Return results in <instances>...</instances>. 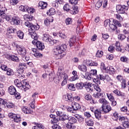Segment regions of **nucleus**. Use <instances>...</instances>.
<instances>
[{"mask_svg":"<svg viewBox=\"0 0 129 129\" xmlns=\"http://www.w3.org/2000/svg\"><path fill=\"white\" fill-rule=\"evenodd\" d=\"M71 104L72 107L74 108V110H75V112L76 111V110H78V109H80L81 106L79 104L75 102H72Z\"/></svg>","mask_w":129,"mask_h":129,"instance_id":"obj_16","label":"nucleus"},{"mask_svg":"<svg viewBox=\"0 0 129 129\" xmlns=\"http://www.w3.org/2000/svg\"><path fill=\"white\" fill-rule=\"evenodd\" d=\"M16 31L17 30L16 29L12 27H9L7 29V33L12 34V33H15V32H16Z\"/></svg>","mask_w":129,"mask_h":129,"instance_id":"obj_31","label":"nucleus"},{"mask_svg":"<svg viewBox=\"0 0 129 129\" xmlns=\"http://www.w3.org/2000/svg\"><path fill=\"white\" fill-rule=\"evenodd\" d=\"M120 61L121 62H126L127 61V57L126 56H122L120 57Z\"/></svg>","mask_w":129,"mask_h":129,"instance_id":"obj_64","label":"nucleus"},{"mask_svg":"<svg viewBox=\"0 0 129 129\" xmlns=\"http://www.w3.org/2000/svg\"><path fill=\"white\" fill-rule=\"evenodd\" d=\"M86 53V49H83L81 52L79 53V55L80 57H81V56H84Z\"/></svg>","mask_w":129,"mask_h":129,"instance_id":"obj_54","label":"nucleus"},{"mask_svg":"<svg viewBox=\"0 0 129 129\" xmlns=\"http://www.w3.org/2000/svg\"><path fill=\"white\" fill-rule=\"evenodd\" d=\"M91 83H88L84 84V87H85V88H91Z\"/></svg>","mask_w":129,"mask_h":129,"instance_id":"obj_58","label":"nucleus"},{"mask_svg":"<svg viewBox=\"0 0 129 129\" xmlns=\"http://www.w3.org/2000/svg\"><path fill=\"white\" fill-rule=\"evenodd\" d=\"M97 74V71L96 70H92L90 72V75L91 77L93 76H96Z\"/></svg>","mask_w":129,"mask_h":129,"instance_id":"obj_38","label":"nucleus"},{"mask_svg":"<svg viewBox=\"0 0 129 129\" xmlns=\"http://www.w3.org/2000/svg\"><path fill=\"white\" fill-rule=\"evenodd\" d=\"M94 114L97 119H100L101 118V111L96 110L94 112Z\"/></svg>","mask_w":129,"mask_h":129,"instance_id":"obj_17","label":"nucleus"},{"mask_svg":"<svg viewBox=\"0 0 129 129\" xmlns=\"http://www.w3.org/2000/svg\"><path fill=\"white\" fill-rule=\"evenodd\" d=\"M115 17L117 20H118L120 22H121L122 21V17H121V16H120L119 14H116L115 15Z\"/></svg>","mask_w":129,"mask_h":129,"instance_id":"obj_55","label":"nucleus"},{"mask_svg":"<svg viewBox=\"0 0 129 129\" xmlns=\"http://www.w3.org/2000/svg\"><path fill=\"white\" fill-rule=\"evenodd\" d=\"M103 56V51L101 50H98L96 53V57L97 58H101Z\"/></svg>","mask_w":129,"mask_h":129,"instance_id":"obj_30","label":"nucleus"},{"mask_svg":"<svg viewBox=\"0 0 129 129\" xmlns=\"http://www.w3.org/2000/svg\"><path fill=\"white\" fill-rule=\"evenodd\" d=\"M56 11L55 10V9L54 8H50L49 9V12L47 13V14L50 16V15H55Z\"/></svg>","mask_w":129,"mask_h":129,"instance_id":"obj_36","label":"nucleus"},{"mask_svg":"<svg viewBox=\"0 0 129 129\" xmlns=\"http://www.w3.org/2000/svg\"><path fill=\"white\" fill-rule=\"evenodd\" d=\"M57 35H58L59 37H60V38H61V39H66V38H67V36L65 34L62 33L61 32H58L57 33Z\"/></svg>","mask_w":129,"mask_h":129,"instance_id":"obj_42","label":"nucleus"},{"mask_svg":"<svg viewBox=\"0 0 129 129\" xmlns=\"http://www.w3.org/2000/svg\"><path fill=\"white\" fill-rule=\"evenodd\" d=\"M80 0H69V2L71 5H77Z\"/></svg>","mask_w":129,"mask_h":129,"instance_id":"obj_53","label":"nucleus"},{"mask_svg":"<svg viewBox=\"0 0 129 129\" xmlns=\"http://www.w3.org/2000/svg\"><path fill=\"white\" fill-rule=\"evenodd\" d=\"M17 35L19 39L24 38V33L22 31H21V30H19L17 32Z\"/></svg>","mask_w":129,"mask_h":129,"instance_id":"obj_29","label":"nucleus"},{"mask_svg":"<svg viewBox=\"0 0 129 129\" xmlns=\"http://www.w3.org/2000/svg\"><path fill=\"white\" fill-rule=\"evenodd\" d=\"M20 82L21 83L23 89H29L30 85H29V84L27 83V81H26L25 80L20 81Z\"/></svg>","mask_w":129,"mask_h":129,"instance_id":"obj_19","label":"nucleus"},{"mask_svg":"<svg viewBox=\"0 0 129 129\" xmlns=\"http://www.w3.org/2000/svg\"><path fill=\"white\" fill-rule=\"evenodd\" d=\"M86 64L89 66H97L98 65L97 62L90 60H88L86 61Z\"/></svg>","mask_w":129,"mask_h":129,"instance_id":"obj_20","label":"nucleus"},{"mask_svg":"<svg viewBox=\"0 0 129 129\" xmlns=\"http://www.w3.org/2000/svg\"><path fill=\"white\" fill-rule=\"evenodd\" d=\"M92 97L90 94H88L85 95V99L86 100H91Z\"/></svg>","mask_w":129,"mask_h":129,"instance_id":"obj_49","label":"nucleus"},{"mask_svg":"<svg viewBox=\"0 0 129 129\" xmlns=\"http://www.w3.org/2000/svg\"><path fill=\"white\" fill-rule=\"evenodd\" d=\"M118 39L122 41V40H124L125 39V36L123 34H119L118 35Z\"/></svg>","mask_w":129,"mask_h":129,"instance_id":"obj_52","label":"nucleus"},{"mask_svg":"<svg viewBox=\"0 0 129 129\" xmlns=\"http://www.w3.org/2000/svg\"><path fill=\"white\" fill-rule=\"evenodd\" d=\"M116 9L117 13L119 14H124L125 13V11H127V10H128V7L125 5H117Z\"/></svg>","mask_w":129,"mask_h":129,"instance_id":"obj_6","label":"nucleus"},{"mask_svg":"<svg viewBox=\"0 0 129 129\" xmlns=\"http://www.w3.org/2000/svg\"><path fill=\"white\" fill-rule=\"evenodd\" d=\"M7 71V74L8 75V76H12V75H14V72H13V70L11 69H8Z\"/></svg>","mask_w":129,"mask_h":129,"instance_id":"obj_40","label":"nucleus"},{"mask_svg":"<svg viewBox=\"0 0 129 129\" xmlns=\"http://www.w3.org/2000/svg\"><path fill=\"white\" fill-rule=\"evenodd\" d=\"M17 52L21 56H26L27 55V51L26 48L24 46H18L17 47Z\"/></svg>","mask_w":129,"mask_h":129,"instance_id":"obj_8","label":"nucleus"},{"mask_svg":"<svg viewBox=\"0 0 129 129\" xmlns=\"http://www.w3.org/2000/svg\"><path fill=\"white\" fill-rule=\"evenodd\" d=\"M77 13H78V7L77 6H75L74 8L72 9L70 11V13L72 15H76Z\"/></svg>","mask_w":129,"mask_h":129,"instance_id":"obj_23","label":"nucleus"},{"mask_svg":"<svg viewBox=\"0 0 129 129\" xmlns=\"http://www.w3.org/2000/svg\"><path fill=\"white\" fill-rule=\"evenodd\" d=\"M24 19L26 22H29V21H32L33 20V16L30 15H25L24 16Z\"/></svg>","mask_w":129,"mask_h":129,"instance_id":"obj_24","label":"nucleus"},{"mask_svg":"<svg viewBox=\"0 0 129 129\" xmlns=\"http://www.w3.org/2000/svg\"><path fill=\"white\" fill-rule=\"evenodd\" d=\"M75 116L77 118H78V120L80 122V123H83V121H84V118L82 117V116L76 114Z\"/></svg>","mask_w":129,"mask_h":129,"instance_id":"obj_27","label":"nucleus"},{"mask_svg":"<svg viewBox=\"0 0 129 129\" xmlns=\"http://www.w3.org/2000/svg\"><path fill=\"white\" fill-rule=\"evenodd\" d=\"M76 87L77 89H82V88H83V87H84V84H83V83H77L76 85Z\"/></svg>","mask_w":129,"mask_h":129,"instance_id":"obj_35","label":"nucleus"},{"mask_svg":"<svg viewBox=\"0 0 129 129\" xmlns=\"http://www.w3.org/2000/svg\"><path fill=\"white\" fill-rule=\"evenodd\" d=\"M99 102L102 104V105H106V104H107V101L104 98H100L99 100Z\"/></svg>","mask_w":129,"mask_h":129,"instance_id":"obj_33","label":"nucleus"},{"mask_svg":"<svg viewBox=\"0 0 129 129\" xmlns=\"http://www.w3.org/2000/svg\"><path fill=\"white\" fill-rule=\"evenodd\" d=\"M72 19L71 18H67L65 21V23L67 26L71 25V24H72Z\"/></svg>","mask_w":129,"mask_h":129,"instance_id":"obj_37","label":"nucleus"},{"mask_svg":"<svg viewBox=\"0 0 129 129\" xmlns=\"http://www.w3.org/2000/svg\"><path fill=\"white\" fill-rule=\"evenodd\" d=\"M115 46L116 51H118V52H121V48H120V43L119 42H116Z\"/></svg>","mask_w":129,"mask_h":129,"instance_id":"obj_28","label":"nucleus"},{"mask_svg":"<svg viewBox=\"0 0 129 129\" xmlns=\"http://www.w3.org/2000/svg\"><path fill=\"white\" fill-rule=\"evenodd\" d=\"M94 89H95V90L97 91L98 93H100L101 91V89H100V87H99V85L97 84L94 86Z\"/></svg>","mask_w":129,"mask_h":129,"instance_id":"obj_51","label":"nucleus"},{"mask_svg":"<svg viewBox=\"0 0 129 129\" xmlns=\"http://www.w3.org/2000/svg\"><path fill=\"white\" fill-rule=\"evenodd\" d=\"M26 66L27 64L26 63L20 62L17 70L18 73H24V69Z\"/></svg>","mask_w":129,"mask_h":129,"instance_id":"obj_11","label":"nucleus"},{"mask_svg":"<svg viewBox=\"0 0 129 129\" xmlns=\"http://www.w3.org/2000/svg\"><path fill=\"white\" fill-rule=\"evenodd\" d=\"M93 96L95 98H100V97L101 96V93H96L93 94Z\"/></svg>","mask_w":129,"mask_h":129,"instance_id":"obj_48","label":"nucleus"},{"mask_svg":"<svg viewBox=\"0 0 129 129\" xmlns=\"http://www.w3.org/2000/svg\"><path fill=\"white\" fill-rule=\"evenodd\" d=\"M8 92L11 95H14V94H15V93L17 92V91L16 90V88H15L14 86H11L9 87Z\"/></svg>","mask_w":129,"mask_h":129,"instance_id":"obj_13","label":"nucleus"},{"mask_svg":"<svg viewBox=\"0 0 129 129\" xmlns=\"http://www.w3.org/2000/svg\"><path fill=\"white\" fill-rule=\"evenodd\" d=\"M33 56H35L36 58H41L42 56V54L39 53L38 51L33 54Z\"/></svg>","mask_w":129,"mask_h":129,"instance_id":"obj_46","label":"nucleus"},{"mask_svg":"<svg viewBox=\"0 0 129 129\" xmlns=\"http://www.w3.org/2000/svg\"><path fill=\"white\" fill-rule=\"evenodd\" d=\"M122 124H123V126H124V127L129 128V122L126 121V120L124 121V122L122 123Z\"/></svg>","mask_w":129,"mask_h":129,"instance_id":"obj_57","label":"nucleus"},{"mask_svg":"<svg viewBox=\"0 0 129 129\" xmlns=\"http://www.w3.org/2000/svg\"><path fill=\"white\" fill-rule=\"evenodd\" d=\"M68 121L69 123H72V124H73V123H75L77 122V120L75 119V117L71 116L69 117Z\"/></svg>","mask_w":129,"mask_h":129,"instance_id":"obj_26","label":"nucleus"},{"mask_svg":"<svg viewBox=\"0 0 129 129\" xmlns=\"http://www.w3.org/2000/svg\"><path fill=\"white\" fill-rule=\"evenodd\" d=\"M59 122V119L56 117L53 118L51 120V124H57Z\"/></svg>","mask_w":129,"mask_h":129,"instance_id":"obj_39","label":"nucleus"},{"mask_svg":"<svg viewBox=\"0 0 129 129\" xmlns=\"http://www.w3.org/2000/svg\"><path fill=\"white\" fill-rule=\"evenodd\" d=\"M62 120H69V117L68 116V114H63L62 116Z\"/></svg>","mask_w":129,"mask_h":129,"instance_id":"obj_41","label":"nucleus"},{"mask_svg":"<svg viewBox=\"0 0 129 129\" xmlns=\"http://www.w3.org/2000/svg\"><path fill=\"white\" fill-rule=\"evenodd\" d=\"M63 98L66 101H69V102H72L73 101V97L72 94H67L63 96Z\"/></svg>","mask_w":129,"mask_h":129,"instance_id":"obj_10","label":"nucleus"},{"mask_svg":"<svg viewBox=\"0 0 129 129\" xmlns=\"http://www.w3.org/2000/svg\"><path fill=\"white\" fill-rule=\"evenodd\" d=\"M67 46L66 44L61 45H57L53 49V55H54L56 59H61L63 55L62 54L66 51Z\"/></svg>","mask_w":129,"mask_h":129,"instance_id":"obj_2","label":"nucleus"},{"mask_svg":"<svg viewBox=\"0 0 129 129\" xmlns=\"http://www.w3.org/2000/svg\"><path fill=\"white\" fill-rule=\"evenodd\" d=\"M113 24H114L115 26H118V27L121 26V24L117 20H113Z\"/></svg>","mask_w":129,"mask_h":129,"instance_id":"obj_50","label":"nucleus"},{"mask_svg":"<svg viewBox=\"0 0 129 129\" xmlns=\"http://www.w3.org/2000/svg\"><path fill=\"white\" fill-rule=\"evenodd\" d=\"M10 118H12L15 122H20L21 121V117L20 115L14 114L13 113H10L9 114Z\"/></svg>","mask_w":129,"mask_h":129,"instance_id":"obj_7","label":"nucleus"},{"mask_svg":"<svg viewBox=\"0 0 129 129\" xmlns=\"http://www.w3.org/2000/svg\"><path fill=\"white\" fill-rule=\"evenodd\" d=\"M49 78H53V80L54 82V83H56L57 84V83H59V79H58L57 77H55V74L54 73H50L49 74Z\"/></svg>","mask_w":129,"mask_h":129,"instance_id":"obj_15","label":"nucleus"},{"mask_svg":"<svg viewBox=\"0 0 129 129\" xmlns=\"http://www.w3.org/2000/svg\"><path fill=\"white\" fill-rule=\"evenodd\" d=\"M24 25L29 28V31H29V34L31 38L34 39L32 43V44H35V42L38 41V36L36 32H35V31H38L40 29V26L38 24L37 25H34L29 22H26Z\"/></svg>","mask_w":129,"mask_h":129,"instance_id":"obj_1","label":"nucleus"},{"mask_svg":"<svg viewBox=\"0 0 129 129\" xmlns=\"http://www.w3.org/2000/svg\"><path fill=\"white\" fill-rule=\"evenodd\" d=\"M71 9V7L69 5V4H67L63 6V10L66 11V12H70Z\"/></svg>","mask_w":129,"mask_h":129,"instance_id":"obj_34","label":"nucleus"},{"mask_svg":"<svg viewBox=\"0 0 129 129\" xmlns=\"http://www.w3.org/2000/svg\"><path fill=\"white\" fill-rule=\"evenodd\" d=\"M86 123L87 125H89L90 126H92L93 125V120H89L86 121Z\"/></svg>","mask_w":129,"mask_h":129,"instance_id":"obj_47","label":"nucleus"},{"mask_svg":"<svg viewBox=\"0 0 129 129\" xmlns=\"http://www.w3.org/2000/svg\"><path fill=\"white\" fill-rule=\"evenodd\" d=\"M76 41V38L74 37L70 38V39L69 41V44L70 47H72L73 45H74V43H75Z\"/></svg>","mask_w":129,"mask_h":129,"instance_id":"obj_25","label":"nucleus"},{"mask_svg":"<svg viewBox=\"0 0 129 129\" xmlns=\"http://www.w3.org/2000/svg\"><path fill=\"white\" fill-rule=\"evenodd\" d=\"M121 86L122 88H125V87H126V82H125V80H122L121 82Z\"/></svg>","mask_w":129,"mask_h":129,"instance_id":"obj_61","label":"nucleus"},{"mask_svg":"<svg viewBox=\"0 0 129 129\" xmlns=\"http://www.w3.org/2000/svg\"><path fill=\"white\" fill-rule=\"evenodd\" d=\"M68 111L70 112L71 113H75V110L73 108V107H69L67 108Z\"/></svg>","mask_w":129,"mask_h":129,"instance_id":"obj_43","label":"nucleus"},{"mask_svg":"<svg viewBox=\"0 0 129 129\" xmlns=\"http://www.w3.org/2000/svg\"><path fill=\"white\" fill-rule=\"evenodd\" d=\"M9 59L10 60H12V61H14V62H19V61H20V59H19V57L14 55H9Z\"/></svg>","mask_w":129,"mask_h":129,"instance_id":"obj_22","label":"nucleus"},{"mask_svg":"<svg viewBox=\"0 0 129 129\" xmlns=\"http://www.w3.org/2000/svg\"><path fill=\"white\" fill-rule=\"evenodd\" d=\"M101 108L102 109L101 111H103L105 113H107V112H109L111 110V107L107 104L102 105Z\"/></svg>","mask_w":129,"mask_h":129,"instance_id":"obj_9","label":"nucleus"},{"mask_svg":"<svg viewBox=\"0 0 129 129\" xmlns=\"http://www.w3.org/2000/svg\"><path fill=\"white\" fill-rule=\"evenodd\" d=\"M68 88L70 90H72V91H75L76 88H75V86L73 84H70L68 85Z\"/></svg>","mask_w":129,"mask_h":129,"instance_id":"obj_32","label":"nucleus"},{"mask_svg":"<svg viewBox=\"0 0 129 129\" xmlns=\"http://www.w3.org/2000/svg\"><path fill=\"white\" fill-rule=\"evenodd\" d=\"M101 6H102V3H101V2H100V1H99V2H97V3L96 4L95 9L96 10H98V9L99 8H100V7H101Z\"/></svg>","mask_w":129,"mask_h":129,"instance_id":"obj_44","label":"nucleus"},{"mask_svg":"<svg viewBox=\"0 0 129 129\" xmlns=\"http://www.w3.org/2000/svg\"><path fill=\"white\" fill-rule=\"evenodd\" d=\"M47 3L44 2H40L39 3V8L41 9V10H44V9H46L47 8Z\"/></svg>","mask_w":129,"mask_h":129,"instance_id":"obj_18","label":"nucleus"},{"mask_svg":"<svg viewBox=\"0 0 129 129\" xmlns=\"http://www.w3.org/2000/svg\"><path fill=\"white\" fill-rule=\"evenodd\" d=\"M78 69L83 72H86L87 71V67L84 64H81L78 66Z\"/></svg>","mask_w":129,"mask_h":129,"instance_id":"obj_21","label":"nucleus"},{"mask_svg":"<svg viewBox=\"0 0 129 129\" xmlns=\"http://www.w3.org/2000/svg\"><path fill=\"white\" fill-rule=\"evenodd\" d=\"M108 50L109 52L112 53L113 52V51L114 50V46H113V45L110 46L108 47Z\"/></svg>","mask_w":129,"mask_h":129,"instance_id":"obj_59","label":"nucleus"},{"mask_svg":"<svg viewBox=\"0 0 129 129\" xmlns=\"http://www.w3.org/2000/svg\"><path fill=\"white\" fill-rule=\"evenodd\" d=\"M53 129H61V127L58 125V124H53V125L52 126Z\"/></svg>","mask_w":129,"mask_h":129,"instance_id":"obj_62","label":"nucleus"},{"mask_svg":"<svg viewBox=\"0 0 129 129\" xmlns=\"http://www.w3.org/2000/svg\"><path fill=\"white\" fill-rule=\"evenodd\" d=\"M110 28L112 30V31H115L116 30V26L113 24L109 25Z\"/></svg>","mask_w":129,"mask_h":129,"instance_id":"obj_60","label":"nucleus"},{"mask_svg":"<svg viewBox=\"0 0 129 129\" xmlns=\"http://www.w3.org/2000/svg\"><path fill=\"white\" fill-rule=\"evenodd\" d=\"M52 22H53V20H52L51 21H50V20L48 19H46L44 20V24L45 25V26H48V25H49L50 23Z\"/></svg>","mask_w":129,"mask_h":129,"instance_id":"obj_56","label":"nucleus"},{"mask_svg":"<svg viewBox=\"0 0 129 129\" xmlns=\"http://www.w3.org/2000/svg\"><path fill=\"white\" fill-rule=\"evenodd\" d=\"M42 40L43 42L49 43L50 45H54V44H56L58 42V40L53 39L52 36L46 34H43Z\"/></svg>","mask_w":129,"mask_h":129,"instance_id":"obj_4","label":"nucleus"},{"mask_svg":"<svg viewBox=\"0 0 129 129\" xmlns=\"http://www.w3.org/2000/svg\"><path fill=\"white\" fill-rule=\"evenodd\" d=\"M57 75L58 77L61 79L63 78V80L62 81L61 86H64L67 84V80H68V75L62 71V69L58 68L57 72Z\"/></svg>","mask_w":129,"mask_h":129,"instance_id":"obj_3","label":"nucleus"},{"mask_svg":"<svg viewBox=\"0 0 129 129\" xmlns=\"http://www.w3.org/2000/svg\"><path fill=\"white\" fill-rule=\"evenodd\" d=\"M11 23L15 26H17V25H19L20 24V20L17 17H13L12 19Z\"/></svg>","mask_w":129,"mask_h":129,"instance_id":"obj_14","label":"nucleus"},{"mask_svg":"<svg viewBox=\"0 0 129 129\" xmlns=\"http://www.w3.org/2000/svg\"><path fill=\"white\" fill-rule=\"evenodd\" d=\"M27 12L28 14H33L34 12H35V9H34L33 8H28Z\"/></svg>","mask_w":129,"mask_h":129,"instance_id":"obj_63","label":"nucleus"},{"mask_svg":"<svg viewBox=\"0 0 129 129\" xmlns=\"http://www.w3.org/2000/svg\"><path fill=\"white\" fill-rule=\"evenodd\" d=\"M107 96L110 101L114 100V97H113L112 94H107Z\"/></svg>","mask_w":129,"mask_h":129,"instance_id":"obj_45","label":"nucleus"},{"mask_svg":"<svg viewBox=\"0 0 129 129\" xmlns=\"http://www.w3.org/2000/svg\"><path fill=\"white\" fill-rule=\"evenodd\" d=\"M32 44L33 45H36L37 48H38V49L39 50H40L41 51H42V50H43V49H45V46L44 45V44L42 43V42L38 40L37 41H35V43Z\"/></svg>","mask_w":129,"mask_h":129,"instance_id":"obj_12","label":"nucleus"},{"mask_svg":"<svg viewBox=\"0 0 129 129\" xmlns=\"http://www.w3.org/2000/svg\"><path fill=\"white\" fill-rule=\"evenodd\" d=\"M105 78H108V76H103V75H99L97 76V78H94L93 81L97 85H100V80L104 81Z\"/></svg>","mask_w":129,"mask_h":129,"instance_id":"obj_5","label":"nucleus"}]
</instances>
